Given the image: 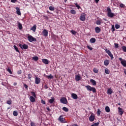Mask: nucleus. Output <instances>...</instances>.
<instances>
[{
	"label": "nucleus",
	"mask_w": 126,
	"mask_h": 126,
	"mask_svg": "<svg viewBox=\"0 0 126 126\" xmlns=\"http://www.w3.org/2000/svg\"><path fill=\"white\" fill-rule=\"evenodd\" d=\"M7 104H8V105H11V104H12V101H11V99L7 100Z\"/></svg>",
	"instance_id": "e433bc0d"
},
{
	"label": "nucleus",
	"mask_w": 126,
	"mask_h": 126,
	"mask_svg": "<svg viewBox=\"0 0 126 126\" xmlns=\"http://www.w3.org/2000/svg\"><path fill=\"white\" fill-rule=\"evenodd\" d=\"M85 19H86V18L85 17V14H81V16L80 17V20L81 21H85Z\"/></svg>",
	"instance_id": "9d476101"
},
{
	"label": "nucleus",
	"mask_w": 126,
	"mask_h": 126,
	"mask_svg": "<svg viewBox=\"0 0 126 126\" xmlns=\"http://www.w3.org/2000/svg\"><path fill=\"white\" fill-rule=\"evenodd\" d=\"M7 109H8V110H9V109H10V107H9L7 108Z\"/></svg>",
	"instance_id": "338daca9"
},
{
	"label": "nucleus",
	"mask_w": 126,
	"mask_h": 126,
	"mask_svg": "<svg viewBox=\"0 0 126 126\" xmlns=\"http://www.w3.org/2000/svg\"><path fill=\"white\" fill-rule=\"evenodd\" d=\"M105 73H106V74H110V70H109L108 69H105Z\"/></svg>",
	"instance_id": "f704fd0d"
},
{
	"label": "nucleus",
	"mask_w": 126,
	"mask_h": 126,
	"mask_svg": "<svg viewBox=\"0 0 126 126\" xmlns=\"http://www.w3.org/2000/svg\"><path fill=\"white\" fill-rule=\"evenodd\" d=\"M28 40L31 42H36L37 41V39L33 37L32 35H29L28 36Z\"/></svg>",
	"instance_id": "7ed1b4c3"
},
{
	"label": "nucleus",
	"mask_w": 126,
	"mask_h": 126,
	"mask_svg": "<svg viewBox=\"0 0 126 126\" xmlns=\"http://www.w3.org/2000/svg\"><path fill=\"white\" fill-rule=\"evenodd\" d=\"M107 16L110 18H113L115 16V14L112 12V10L109 7L107 8Z\"/></svg>",
	"instance_id": "f257e3e1"
},
{
	"label": "nucleus",
	"mask_w": 126,
	"mask_h": 126,
	"mask_svg": "<svg viewBox=\"0 0 126 126\" xmlns=\"http://www.w3.org/2000/svg\"><path fill=\"white\" fill-rule=\"evenodd\" d=\"M124 73H125V74L126 75V71H124Z\"/></svg>",
	"instance_id": "774afa93"
},
{
	"label": "nucleus",
	"mask_w": 126,
	"mask_h": 126,
	"mask_svg": "<svg viewBox=\"0 0 126 126\" xmlns=\"http://www.w3.org/2000/svg\"><path fill=\"white\" fill-rule=\"evenodd\" d=\"M105 111L107 113H110V112H111V109H110V107H109V106H106Z\"/></svg>",
	"instance_id": "bb28decb"
},
{
	"label": "nucleus",
	"mask_w": 126,
	"mask_h": 126,
	"mask_svg": "<svg viewBox=\"0 0 126 126\" xmlns=\"http://www.w3.org/2000/svg\"><path fill=\"white\" fill-rule=\"evenodd\" d=\"M42 34L43 36H44V37H48V31H47V30H44L42 31Z\"/></svg>",
	"instance_id": "ddd939ff"
},
{
	"label": "nucleus",
	"mask_w": 126,
	"mask_h": 126,
	"mask_svg": "<svg viewBox=\"0 0 126 126\" xmlns=\"http://www.w3.org/2000/svg\"><path fill=\"white\" fill-rule=\"evenodd\" d=\"M55 102V97H52L51 99H49V102L50 104H53Z\"/></svg>",
	"instance_id": "5701e85b"
},
{
	"label": "nucleus",
	"mask_w": 126,
	"mask_h": 126,
	"mask_svg": "<svg viewBox=\"0 0 126 126\" xmlns=\"http://www.w3.org/2000/svg\"><path fill=\"white\" fill-rule=\"evenodd\" d=\"M111 29L113 30L112 31L114 32V31H115V26L112 25Z\"/></svg>",
	"instance_id": "4d7b16f0"
},
{
	"label": "nucleus",
	"mask_w": 126,
	"mask_h": 126,
	"mask_svg": "<svg viewBox=\"0 0 126 126\" xmlns=\"http://www.w3.org/2000/svg\"><path fill=\"white\" fill-rule=\"evenodd\" d=\"M67 1V0H64V2H66Z\"/></svg>",
	"instance_id": "69168bd1"
},
{
	"label": "nucleus",
	"mask_w": 126,
	"mask_h": 126,
	"mask_svg": "<svg viewBox=\"0 0 126 126\" xmlns=\"http://www.w3.org/2000/svg\"><path fill=\"white\" fill-rule=\"evenodd\" d=\"M71 97L73 98V99H74L75 100H76V99H77V98H78L77 94H72Z\"/></svg>",
	"instance_id": "6ab92c4d"
},
{
	"label": "nucleus",
	"mask_w": 126,
	"mask_h": 126,
	"mask_svg": "<svg viewBox=\"0 0 126 126\" xmlns=\"http://www.w3.org/2000/svg\"><path fill=\"white\" fill-rule=\"evenodd\" d=\"M90 82L92 83L93 85H94V86H96L97 84V83H96V81L93 80V79H90Z\"/></svg>",
	"instance_id": "f3484780"
},
{
	"label": "nucleus",
	"mask_w": 126,
	"mask_h": 126,
	"mask_svg": "<svg viewBox=\"0 0 126 126\" xmlns=\"http://www.w3.org/2000/svg\"><path fill=\"white\" fill-rule=\"evenodd\" d=\"M31 126H36V124L34 122H31Z\"/></svg>",
	"instance_id": "864d4df0"
},
{
	"label": "nucleus",
	"mask_w": 126,
	"mask_h": 126,
	"mask_svg": "<svg viewBox=\"0 0 126 126\" xmlns=\"http://www.w3.org/2000/svg\"><path fill=\"white\" fill-rule=\"evenodd\" d=\"M104 65H109V63H110V61L109 60H105L104 62Z\"/></svg>",
	"instance_id": "a878e982"
},
{
	"label": "nucleus",
	"mask_w": 126,
	"mask_h": 126,
	"mask_svg": "<svg viewBox=\"0 0 126 126\" xmlns=\"http://www.w3.org/2000/svg\"><path fill=\"white\" fill-rule=\"evenodd\" d=\"M120 26L119 25H118V24L115 25L116 29H119V28H120Z\"/></svg>",
	"instance_id": "8fccbe9b"
},
{
	"label": "nucleus",
	"mask_w": 126,
	"mask_h": 126,
	"mask_svg": "<svg viewBox=\"0 0 126 126\" xmlns=\"http://www.w3.org/2000/svg\"><path fill=\"white\" fill-rule=\"evenodd\" d=\"M85 88H87L88 91H92L93 93H96V88L92 87L90 85L85 86Z\"/></svg>",
	"instance_id": "f03ea898"
},
{
	"label": "nucleus",
	"mask_w": 126,
	"mask_h": 126,
	"mask_svg": "<svg viewBox=\"0 0 126 126\" xmlns=\"http://www.w3.org/2000/svg\"><path fill=\"white\" fill-rule=\"evenodd\" d=\"M70 13H71V14H76V11L75 10L72 9L70 10Z\"/></svg>",
	"instance_id": "2f4dec72"
},
{
	"label": "nucleus",
	"mask_w": 126,
	"mask_h": 126,
	"mask_svg": "<svg viewBox=\"0 0 126 126\" xmlns=\"http://www.w3.org/2000/svg\"><path fill=\"white\" fill-rule=\"evenodd\" d=\"M62 109L63 110V111H64V112H68V108H67V107H63Z\"/></svg>",
	"instance_id": "7c9ffc66"
},
{
	"label": "nucleus",
	"mask_w": 126,
	"mask_h": 126,
	"mask_svg": "<svg viewBox=\"0 0 126 126\" xmlns=\"http://www.w3.org/2000/svg\"><path fill=\"white\" fill-rule=\"evenodd\" d=\"M96 3H98L99 2V1H100V0H94Z\"/></svg>",
	"instance_id": "052dcab7"
},
{
	"label": "nucleus",
	"mask_w": 126,
	"mask_h": 126,
	"mask_svg": "<svg viewBox=\"0 0 126 126\" xmlns=\"http://www.w3.org/2000/svg\"><path fill=\"white\" fill-rule=\"evenodd\" d=\"M18 25L19 30H22V29L23 28V27H22V24H21V23L19 22Z\"/></svg>",
	"instance_id": "393cba45"
},
{
	"label": "nucleus",
	"mask_w": 126,
	"mask_h": 126,
	"mask_svg": "<svg viewBox=\"0 0 126 126\" xmlns=\"http://www.w3.org/2000/svg\"><path fill=\"white\" fill-rule=\"evenodd\" d=\"M113 93V91H112V89H108L107 90V94H108L109 95H111Z\"/></svg>",
	"instance_id": "c85d7f7f"
},
{
	"label": "nucleus",
	"mask_w": 126,
	"mask_h": 126,
	"mask_svg": "<svg viewBox=\"0 0 126 126\" xmlns=\"http://www.w3.org/2000/svg\"><path fill=\"white\" fill-rule=\"evenodd\" d=\"M90 43H92V44L95 43L96 42V39L95 38H92L90 39Z\"/></svg>",
	"instance_id": "b1692460"
},
{
	"label": "nucleus",
	"mask_w": 126,
	"mask_h": 126,
	"mask_svg": "<svg viewBox=\"0 0 126 126\" xmlns=\"http://www.w3.org/2000/svg\"><path fill=\"white\" fill-rule=\"evenodd\" d=\"M58 121H59V122H61L62 124L63 123L64 124L66 123V122L65 121V119L63 118V115H61L59 117L58 119Z\"/></svg>",
	"instance_id": "0eeeda50"
},
{
	"label": "nucleus",
	"mask_w": 126,
	"mask_h": 126,
	"mask_svg": "<svg viewBox=\"0 0 126 126\" xmlns=\"http://www.w3.org/2000/svg\"><path fill=\"white\" fill-rule=\"evenodd\" d=\"M37 25H34L31 28V30L32 31H33V32H36V29H37Z\"/></svg>",
	"instance_id": "dca6fc26"
},
{
	"label": "nucleus",
	"mask_w": 126,
	"mask_h": 126,
	"mask_svg": "<svg viewBox=\"0 0 126 126\" xmlns=\"http://www.w3.org/2000/svg\"><path fill=\"white\" fill-rule=\"evenodd\" d=\"M41 82V79L38 77H36L35 78V84H39Z\"/></svg>",
	"instance_id": "9b49d317"
},
{
	"label": "nucleus",
	"mask_w": 126,
	"mask_h": 126,
	"mask_svg": "<svg viewBox=\"0 0 126 126\" xmlns=\"http://www.w3.org/2000/svg\"><path fill=\"white\" fill-rule=\"evenodd\" d=\"M32 60L34 61L35 62H37L39 60V58L37 56H34L32 57Z\"/></svg>",
	"instance_id": "c756f323"
},
{
	"label": "nucleus",
	"mask_w": 126,
	"mask_h": 126,
	"mask_svg": "<svg viewBox=\"0 0 126 126\" xmlns=\"http://www.w3.org/2000/svg\"><path fill=\"white\" fill-rule=\"evenodd\" d=\"M13 115L15 117H17V116H18V113H17V111H13Z\"/></svg>",
	"instance_id": "72a5a7b5"
},
{
	"label": "nucleus",
	"mask_w": 126,
	"mask_h": 126,
	"mask_svg": "<svg viewBox=\"0 0 126 126\" xmlns=\"http://www.w3.org/2000/svg\"><path fill=\"white\" fill-rule=\"evenodd\" d=\"M14 48L15 50L17 52V53H20V52L19 51V50H18V48H17V47L16 45H14Z\"/></svg>",
	"instance_id": "473e14b6"
},
{
	"label": "nucleus",
	"mask_w": 126,
	"mask_h": 126,
	"mask_svg": "<svg viewBox=\"0 0 126 126\" xmlns=\"http://www.w3.org/2000/svg\"><path fill=\"white\" fill-rule=\"evenodd\" d=\"M71 32L73 35H75V34H76V32H75V31L72 30L71 31Z\"/></svg>",
	"instance_id": "09e8293b"
},
{
	"label": "nucleus",
	"mask_w": 126,
	"mask_h": 126,
	"mask_svg": "<svg viewBox=\"0 0 126 126\" xmlns=\"http://www.w3.org/2000/svg\"><path fill=\"white\" fill-rule=\"evenodd\" d=\"M122 50L123 52H126V46H122Z\"/></svg>",
	"instance_id": "79ce46f5"
},
{
	"label": "nucleus",
	"mask_w": 126,
	"mask_h": 126,
	"mask_svg": "<svg viewBox=\"0 0 126 126\" xmlns=\"http://www.w3.org/2000/svg\"><path fill=\"white\" fill-rule=\"evenodd\" d=\"M23 85H24V87H25V88L27 90H28V86L27 85H26V84L25 83H23Z\"/></svg>",
	"instance_id": "ea45409f"
},
{
	"label": "nucleus",
	"mask_w": 126,
	"mask_h": 126,
	"mask_svg": "<svg viewBox=\"0 0 126 126\" xmlns=\"http://www.w3.org/2000/svg\"><path fill=\"white\" fill-rule=\"evenodd\" d=\"M75 6L77 7L78 9H79V8H80V6H79V5H78L77 3L75 4Z\"/></svg>",
	"instance_id": "5fc2aeb1"
},
{
	"label": "nucleus",
	"mask_w": 126,
	"mask_h": 126,
	"mask_svg": "<svg viewBox=\"0 0 126 126\" xmlns=\"http://www.w3.org/2000/svg\"><path fill=\"white\" fill-rule=\"evenodd\" d=\"M119 61H121V63L122 64L123 66H124V67H126V60H123V59L122 58H119Z\"/></svg>",
	"instance_id": "6e6552de"
},
{
	"label": "nucleus",
	"mask_w": 126,
	"mask_h": 126,
	"mask_svg": "<svg viewBox=\"0 0 126 126\" xmlns=\"http://www.w3.org/2000/svg\"><path fill=\"white\" fill-rule=\"evenodd\" d=\"M21 73H22V71L21 70L18 71L17 72L18 74H21Z\"/></svg>",
	"instance_id": "6e6d98bb"
},
{
	"label": "nucleus",
	"mask_w": 126,
	"mask_h": 126,
	"mask_svg": "<svg viewBox=\"0 0 126 126\" xmlns=\"http://www.w3.org/2000/svg\"><path fill=\"white\" fill-rule=\"evenodd\" d=\"M75 79L76 81H79L80 80H81V77L78 75H77L75 77Z\"/></svg>",
	"instance_id": "a211bd4d"
},
{
	"label": "nucleus",
	"mask_w": 126,
	"mask_h": 126,
	"mask_svg": "<svg viewBox=\"0 0 126 126\" xmlns=\"http://www.w3.org/2000/svg\"><path fill=\"white\" fill-rule=\"evenodd\" d=\"M28 79L30 80H31V79L32 78V74L31 73H30L28 75Z\"/></svg>",
	"instance_id": "c9c22d12"
},
{
	"label": "nucleus",
	"mask_w": 126,
	"mask_h": 126,
	"mask_svg": "<svg viewBox=\"0 0 126 126\" xmlns=\"http://www.w3.org/2000/svg\"><path fill=\"white\" fill-rule=\"evenodd\" d=\"M95 33H100L101 32V29L99 27H96L94 29Z\"/></svg>",
	"instance_id": "4468645a"
},
{
	"label": "nucleus",
	"mask_w": 126,
	"mask_h": 126,
	"mask_svg": "<svg viewBox=\"0 0 126 126\" xmlns=\"http://www.w3.org/2000/svg\"><path fill=\"white\" fill-rule=\"evenodd\" d=\"M72 126H78L77 124H73Z\"/></svg>",
	"instance_id": "e2e57ef3"
},
{
	"label": "nucleus",
	"mask_w": 126,
	"mask_h": 126,
	"mask_svg": "<svg viewBox=\"0 0 126 126\" xmlns=\"http://www.w3.org/2000/svg\"><path fill=\"white\" fill-rule=\"evenodd\" d=\"M17 0H11V2L15 3Z\"/></svg>",
	"instance_id": "13d9d810"
},
{
	"label": "nucleus",
	"mask_w": 126,
	"mask_h": 126,
	"mask_svg": "<svg viewBox=\"0 0 126 126\" xmlns=\"http://www.w3.org/2000/svg\"><path fill=\"white\" fill-rule=\"evenodd\" d=\"M41 103H42V104L43 105H46V101L43 99H41Z\"/></svg>",
	"instance_id": "de8ad7c7"
},
{
	"label": "nucleus",
	"mask_w": 126,
	"mask_h": 126,
	"mask_svg": "<svg viewBox=\"0 0 126 126\" xmlns=\"http://www.w3.org/2000/svg\"><path fill=\"white\" fill-rule=\"evenodd\" d=\"M89 120L90 122H94V120H95V115L94 114L92 113L90 117L89 118Z\"/></svg>",
	"instance_id": "1a4fd4ad"
},
{
	"label": "nucleus",
	"mask_w": 126,
	"mask_h": 126,
	"mask_svg": "<svg viewBox=\"0 0 126 126\" xmlns=\"http://www.w3.org/2000/svg\"><path fill=\"white\" fill-rule=\"evenodd\" d=\"M15 9H16V13L18 14V15H21V12H20V9L18 8V7H17L15 8Z\"/></svg>",
	"instance_id": "2eb2a0df"
},
{
	"label": "nucleus",
	"mask_w": 126,
	"mask_h": 126,
	"mask_svg": "<svg viewBox=\"0 0 126 126\" xmlns=\"http://www.w3.org/2000/svg\"><path fill=\"white\" fill-rule=\"evenodd\" d=\"M87 48L89 50H90V51H92V50H93V48L90 47L89 45L87 46Z\"/></svg>",
	"instance_id": "3c124183"
},
{
	"label": "nucleus",
	"mask_w": 126,
	"mask_h": 126,
	"mask_svg": "<svg viewBox=\"0 0 126 126\" xmlns=\"http://www.w3.org/2000/svg\"><path fill=\"white\" fill-rule=\"evenodd\" d=\"M19 47L22 49V50H27L28 49V45L27 44H21L19 45Z\"/></svg>",
	"instance_id": "423d86ee"
},
{
	"label": "nucleus",
	"mask_w": 126,
	"mask_h": 126,
	"mask_svg": "<svg viewBox=\"0 0 126 126\" xmlns=\"http://www.w3.org/2000/svg\"><path fill=\"white\" fill-rule=\"evenodd\" d=\"M60 102L61 103H62V104H66L68 103L67 99H66V98L64 97H62L60 99Z\"/></svg>",
	"instance_id": "39448f33"
},
{
	"label": "nucleus",
	"mask_w": 126,
	"mask_h": 126,
	"mask_svg": "<svg viewBox=\"0 0 126 126\" xmlns=\"http://www.w3.org/2000/svg\"><path fill=\"white\" fill-rule=\"evenodd\" d=\"M93 71L94 73H98V69H97L96 68H94Z\"/></svg>",
	"instance_id": "37998d69"
},
{
	"label": "nucleus",
	"mask_w": 126,
	"mask_h": 126,
	"mask_svg": "<svg viewBox=\"0 0 126 126\" xmlns=\"http://www.w3.org/2000/svg\"><path fill=\"white\" fill-rule=\"evenodd\" d=\"M99 124V122H97L96 123H94V124L92 125L91 126H98Z\"/></svg>",
	"instance_id": "a19ab883"
},
{
	"label": "nucleus",
	"mask_w": 126,
	"mask_h": 126,
	"mask_svg": "<svg viewBox=\"0 0 126 126\" xmlns=\"http://www.w3.org/2000/svg\"><path fill=\"white\" fill-rule=\"evenodd\" d=\"M42 63H45V64H49V61L46 59H43L42 60Z\"/></svg>",
	"instance_id": "aec40b11"
},
{
	"label": "nucleus",
	"mask_w": 126,
	"mask_h": 126,
	"mask_svg": "<svg viewBox=\"0 0 126 126\" xmlns=\"http://www.w3.org/2000/svg\"><path fill=\"white\" fill-rule=\"evenodd\" d=\"M118 113L120 116H122L124 114V110L121 107H118Z\"/></svg>",
	"instance_id": "f8f14e48"
},
{
	"label": "nucleus",
	"mask_w": 126,
	"mask_h": 126,
	"mask_svg": "<svg viewBox=\"0 0 126 126\" xmlns=\"http://www.w3.org/2000/svg\"><path fill=\"white\" fill-rule=\"evenodd\" d=\"M16 85H17V83H14V86H16Z\"/></svg>",
	"instance_id": "0e129e2a"
},
{
	"label": "nucleus",
	"mask_w": 126,
	"mask_h": 126,
	"mask_svg": "<svg viewBox=\"0 0 126 126\" xmlns=\"http://www.w3.org/2000/svg\"><path fill=\"white\" fill-rule=\"evenodd\" d=\"M101 23H102V20H98L96 21V25H101Z\"/></svg>",
	"instance_id": "cd10ccee"
},
{
	"label": "nucleus",
	"mask_w": 126,
	"mask_h": 126,
	"mask_svg": "<svg viewBox=\"0 0 126 126\" xmlns=\"http://www.w3.org/2000/svg\"><path fill=\"white\" fill-rule=\"evenodd\" d=\"M45 77L48 79H53L54 78V76L52 75V74H50L49 75H46Z\"/></svg>",
	"instance_id": "4be33fe9"
},
{
	"label": "nucleus",
	"mask_w": 126,
	"mask_h": 126,
	"mask_svg": "<svg viewBox=\"0 0 126 126\" xmlns=\"http://www.w3.org/2000/svg\"><path fill=\"white\" fill-rule=\"evenodd\" d=\"M31 94H32V96H33V97L34 98H36V94H35V93L34 92H32Z\"/></svg>",
	"instance_id": "58836bf2"
},
{
	"label": "nucleus",
	"mask_w": 126,
	"mask_h": 126,
	"mask_svg": "<svg viewBox=\"0 0 126 126\" xmlns=\"http://www.w3.org/2000/svg\"><path fill=\"white\" fill-rule=\"evenodd\" d=\"M115 45V48L116 49H119V44L118 43H114Z\"/></svg>",
	"instance_id": "49530a36"
},
{
	"label": "nucleus",
	"mask_w": 126,
	"mask_h": 126,
	"mask_svg": "<svg viewBox=\"0 0 126 126\" xmlns=\"http://www.w3.org/2000/svg\"><path fill=\"white\" fill-rule=\"evenodd\" d=\"M7 71H8V72L10 74H12V71H11V70L8 68L7 69Z\"/></svg>",
	"instance_id": "a18cd8bd"
},
{
	"label": "nucleus",
	"mask_w": 126,
	"mask_h": 126,
	"mask_svg": "<svg viewBox=\"0 0 126 126\" xmlns=\"http://www.w3.org/2000/svg\"><path fill=\"white\" fill-rule=\"evenodd\" d=\"M105 52H106V54H107L108 55V56H109V57H110L111 60H114V56L113 55V54H112V52H111V51H110V50H109L107 48H106Z\"/></svg>",
	"instance_id": "20e7f679"
},
{
	"label": "nucleus",
	"mask_w": 126,
	"mask_h": 126,
	"mask_svg": "<svg viewBox=\"0 0 126 126\" xmlns=\"http://www.w3.org/2000/svg\"><path fill=\"white\" fill-rule=\"evenodd\" d=\"M97 114V116H100V115H101V111L99 109H98Z\"/></svg>",
	"instance_id": "c03bdc74"
},
{
	"label": "nucleus",
	"mask_w": 126,
	"mask_h": 126,
	"mask_svg": "<svg viewBox=\"0 0 126 126\" xmlns=\"http://www.w3.org/2000/svg\"><path fill=\"white\" fill-rule=\"evenodd\" d=\"M46 109H47V111H51V110H50V108H49V107H47Z\"/></svg>",
	"instance_id": "680f3d73"
},
{
	"label": "nucleus",
	"mask_w": 126,
	"mask_h": 126,
	"mask_svg": "<svg viewBox=\"0 0 126 126\" xmlns=\"http://www.w3.org/2000/svg\"><path fill=\"white\" fill-rule=\"evenodd\" d=\"M120 6L122 8H124L125 7V4H124L123 3H121L120 4Z\"/></svg>",
	"instance_id": "603ef678"
},
{
	"label": "nucleus",
	"mask_w": 126,
	"mask_h": 126,
	"mask_svg": "<svg viewBox=\"0 0 126 126\" xmlns=\"http://www.w3.org/2000/svg\"><path fill=\"white\" fill-rule=\"evenodd\" d=\"M49 9H50V10H51V11H54V10H55V7H53V6H50L49 7Z\"/></svg>",
	"instance_id": "4c0bfd02"
},
{
	"label": "nucleus",
	"mask_w": 126,
	"mask_h": 126,
	"mask_svg": "<svg viewBox=\"0 0 126 126\" xmlns=\"http://www.w3.org/2000/svg\"><path fill=\"white\" fill-rule=\"evenodd\" d=\"M45 89H48V85L47 84L44 86Z\"/></svg>",
	"instance_id": "bf43d9fd"
},
{
	"label": "nucleus",
	"mask_w": 126,
	"mask_h": 126,
	"mask_svg": "<svg viewBox=\"0 0 126 126\" xmlns=\"http://www.w3.org/2000/svg\"><path fill=\"white\" fill-rule=\"evenodd\" d=\"M30 100L32 103H34L36 100L35 99V98L33 97L32 96H31L30 97Z\"/></svg>",
	"instance_id": "412c9836"
}]
</instances>
